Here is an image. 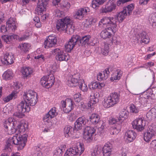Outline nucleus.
<instances>
[{
    "label": "nucleus",
    "mask_w": 156,
    "mask_h": 156,
    "mask_svg": "<svg viewBox=\"0 0 156 156\" xmlns=\"http://www.w3.org/2000/svg\"><path fill=\"white\" fill-rule=\"evenodd\" d=\"M65 16V13L63 11L59 9H56L55 11V16L58 18L62 17Z\"/></svg>",
    "instance_id": "56"
},
{
    "label": "nucleus",
    "mask_w": 156,
    "mask_h": 156,
    "mask_svg": "<svg viewBox=\"0 0 156 156\" xmlns=\"http://www.w3.org/2000/svg\"><path fill=\"white\" fill-rule=\"evenodd\" d=\"M73 97L75 101L77 102H80L81 100V94L79 93L75 94Z\"/></svg>",
    "instance_id": "61"
},
{
    "label": "nucleus",
    "mask_w": 156,
    "mask_h": 156,
    "mask_svg": "<svg viewBox=\"0 0 156 156\" xmlns=\"http://www.w3.org/2000/svg\"><path fill=\"white\" fill-rule=\"evenodd\" d=\"M55 109V108H51L48 112L45 115L43 119L44 122H50L52 118L58 115V113L56 112Z\"/></svg>",
    "instance_id": "23"
},
{
    "label": "nucleus",
    "mask_w": 156,
    "mask_h": 156,
    "mask_svg": "<svg viewBox=\"0 0 156 156\" xmlns=\"http://www.w3.org/2000/svg\"><path fill=\"white\" fill-rule=\"evenodd\" d=\"M55 81V77L53 74H50L42 77L41 79L40 83L43 87L49 88L54 85Z\"/></svg>",
    "instance_id": "8"
},
{
    "label": "nucleus",
    "mask_w": 156,
    "mask_h": 156,
    "mask_svg": "<svg viewBox=\"0 0 156 156\" xmlns=\"http://www.w3.org/2000/svg\"><path fill=\"white\" fill-rule=\"evenodd\" d=\"M120 94L119 92H114L104 99L103 105L105 108H108L112 107L119 101Z\"/></svg>",
    "instance_id": "3"
},
{
    "label": "nucleus",
    "mask_w": 156,
    "mask_h": 156,
    "mask_svg": "<svg viewBox=\"0 0 156 156\" xmlns=\"http://www.w3.org/2000/svg\"><path fill=\"white\" fill-rule=\"evenodd\" d=\"M88 121L84 116L79 117L74 123V130H78L81 129Z\"/></svg>",
    "instance_id": "19"
},
{
    "label": "nucleus",
    "mask_w": 156,
    "mask_h": 156,
    "mask_svg": "<svg viewBox=\"0 0 156 156\" xmlns=\"http://www.w3.org/2000/svg\"><path fill=\"white\" fill-rule=\"evenodd\" d=\"M77 146L69 149L72 156H80L84 151L85 148L84 144L79 142Z\"/></svg>",
    "instance_id": "15"
},
{
    "label": "nucleus",
    "mask_w": 156,
    "mask_h": 156,
    "mask_svg": "<svg viewBox=\"0 0 156 156\" xmlns=\"http://www.w3.org/2000/svg\"><path fill=\"white\" fill-rule=\"evenodd\" d=\"M134 8V5L133 4H131L129 5H128L126 7L124 8L123 10L126 11V13H127L129 15L130 14L132 13V10Z\"/></svg>",
    "instance_id": "55"
},
{
    "label": "nucleus",
    "mask_w": 156,
    "mask_h": 156,
    "mask_svg": "<svg viewBox=\"0 0 156 156\" xmlns=\"http://www.w3.org/2000/svg\"><path fill=\"white\" fill-rule=\"evenodd\" d=\"M69 18L66 17L63 18L58 20L56 23V27L58 30H64L68 22H69Z\"/></svg>",
    "instance_id": "20"
},
{
    "label": "nucleus",
    "mask_w": 156,
    "mask_h": 156,
    "mask_svg": "<svg viewBox=\"0 0 156 156\" xmlns=\"http://www.w3.org/2000/svg\"><path fill=\"white\" fill-rule=\"evenodd\" d=\"M49 0H38L37 6L35 9L36 13L41 15L46 11V7Z\"/></svg>",
    "instance_id": "16"
},
{
    "label": "nucleus",
    "mask_w": 156,
    "mask_h": 156,
    "mask_svg": "<svg viewBox=\"0 0 156 156\" xmlns=\"http://www.w3.org/2000/svg\"><path fill=\"white\" fill-rule=\"evenodd\" d=\"M132 0H118L116 4L118 6H119L121 4H123L125 3L130 2Z\"/></svg>",
    "instance_id": "63"
},
{
    "label": "nucleus",
    "mask_w": 156,
    "mask_h": 156,
    "mask_svg": "<svg viewBox=\"0 0 156 156\" xmlns=\"http://www.w3.org/2000/svg\"><path fill=\"white\" fill-rule=\"evenodd\" d=\"M127 15V13H126V11H125L123 10L118 12L117 14L115 15L114 17L113 18H116V23H117V21L119 23H121L126 17Z\"/></svg>",
    "instance_id": "29"
},
{
    "label": "nucleus",
    "mask_w": 156,
    "mask_h": 156,
    "mask_svg": "<svg viewBox=\"0 0 156 156\" xmlns=\"http://www.w3.org/2000/svg\"><path fill=\"white\" fill-rule=\"evenodd\" d=\"M61 103L65 113H69L73 109V102L71 99H66L65 101H62Z\"/></svg>",
    "instance_id": "17"
},
{
    "label": "nucleus",
    "mask_w": 156,
    "mask_h": 156,
    "mask_svg": "<svg viewBox=\"0 0 156 156\" xmlns=\"http://www.w3.org/2000/svg\"><path fill=\"white\" fill-rule=\"evenodd\" d=\"M112 149V145L111 143L108 142L105 144L102 148L103 156H110Z\"/></svg>",
    "instance_id": "27"
},
{
    "label": "nucleus",
    "mask_w": 156,
    "mask_h": 156,
    "mask_svg": "<svg viewBox=\"0 0 156 156\" xmlns=\"http://www.w3.org/2000/svg\"><path fill=\"white\" fill-rule=\"evenodd\" d=\"M140 107L141 105H139L138 103H136L135 105H131L130 107V112L134 113H137L139 112Z\"/></svg>",
    "instance_id": "45"
},
{
    "label": "nucleus",
    "mask_w": 156,
    "mask_h": 156,
    "mask_svg": "<svg viewBox=\"0 0 156 156\" xmlns=\"http://www.w3.org/2000/svg\"><path fill=\"white\" fill-rule=\"evenodd\" d=\"M16 135L12 137L9 138L6 141V145L5 147V150H7L9 148L11 149L10 146L12 144L17 145L18 150L23 149L26 145L27 142V136L25 134L23 135H18L16 134Z\"/></svg>",
    "instance_id": "1"
},
{
    "label": "nucleus",
    "mask_w": 156,
    "mask_h": 156,
    "mask_svg": "<svg viewBox=\"0 0 156 156\" xmlns=\"http://www.w3.org/2000/svg\"><path fill=\"white\" fill-rule=\"evenodd\" d=\"M14 59V55L12 53H6L4 55L3 59L1 60L2 63L6 65L12 64Z\"/></svg>",
    "instance_id": "24"
},
{
    "label": "nucleus",
    "mask_w": 156,
    "mask_h": 156,
    "mask_svg": "<svg viewBox=\"0 0 156 156\" xmlns=\"http://www.w3.org/2000/svg\"><path fill=\"white\" fill-rule=\"evenodd\" d=\"M145 93L147 95V97H148L151 99H156V87L148 89L144 92V94Z\"/></svg>",
    "instance_id": "30"
},
{
    "label": "nucleus",
    "mask_w": 156,
    "mask_h": 156,
    "mask_svg": "<svg viewBox=\"0 0 156 156\" xmlns=\"http://www.w3.org/2000/svg\"><path fill=\"white\" fill-rule=\"evenodd\" d=\"M112 70L111 68H108L103 71V73H99L97 75V80L99 81L106 80Z\"/></svg>",
    "instance_id": "26"
},
{
    "label": "nucleus",
    "mask_w": 156,
    "mask_h": 156,
    "mask_svg": "<svg viewBox=\"0 0 156 156\" xmlns=\"http://www.w3.org/2000/svg\"><path fill=\"white\" fill-rule=\"evenodd\" d=\"M18 37L17 35L14 34L9 36L5 35L2 36V40L7 44H9L12 43L13 40H17Z\"/></svg>",
    "instance_id": "28"
},
{
    "label": "nucleus",
    "mask_w": 156,
    "mask_h": 156,
    "mask_svg": "<svg viewBox=\"0 0 156 156\" xmlns=\"http://www.w3.org/2000/svg\"><path fill=\"white\" fill-rule=\"evenodd\" d=\"M99 101L98 99H94L90 98V101L87 103V105L88 107L92 108Z\"/></svg>",
    "instance_id": "54"
},
{
    "label": "nucleus",
    "mask_w": 156,
    "mask_h": 156,
    "mask_svg": "<svg viewBox=\"0 0 156 156\" xmlns=\"http://www.w3.org/2000/svg\"><path fill=\"white\" fill-rule=\"evenodd\" d=\"M137 42H140V43H144L145 44H148L149 42V38L147 33L143 31L138 34L136 36Z\"/></svg>",
    "instance_id": "25"
},
{
    "label": "nucleus",
    "mask_w": 156,
    "mask_h": 156,
    "mask_svg": "<svg viewBox=\"0 0 156 156\" xmlns=\"http://www.w3.org/2000/svg\"><path fill=\"white\" fill-rule=\"evenodd\" d=\"M79 41L80 44H81L82 46L86 44H90L93 46L95 44L93 39L91 38L90 36L89 35L83 36L81 39H79Z\"/></svg>",
    "instance_id": "21"
},
{
    "label": "nucleus",
    "mask_w": 156,
    "mask_h": 156,
    "mask_svg": "<svg viewBox=\"0 0 156 156\" xmlns=\"http://www.w3.org/2000/svg\"><path fill=\"white\" fill-rule=\"evenodd\" d=\"M156 133V125L152 124L149 126L146 132L144 134V140L146 142H148Z\"/></svg>",
    "instance_id": "14"
},
{
    "label": "nucleus",
    "mask_w": 156,
    "mask_h": 156,
    "mask_svg": "<svg viewBox=\"0 0 156 156\" xmlns=\"http://www.w3.org/2000/svg\"><path fill=\"white\" fill-rule=\"evenodd\" d=\"M108 123L110 125H113L115 123L116 124L117 123H118V124H121L118 119L117 120L116 119L112 117L109 118L108 120Z\"/></svg>",
    "instance_id": "58"
},
{
    "label": "nucleus",
    "mask_w": 156,
    "mask_h": 156,
    "mask_svg": "<svg viewBox=\"0 0 156 156\" xmlns=\"http://www.w3.org/2000/svg\"><path fill=\"white\" fill-rule=\"evenodd\" d=\"M150 23L153 27L156 26V15L154 14L151 15L148 19Z\"/></svg>",
    "instance_id": "47"
},
{
    "label": "nucleus",
    "mask_w": 156,
    "mask_h": 156,
    "mask_svg": "<svg viewBox=\"0 0 156 156\" xmlns=\"http://www.w3.org/2000/svg\"><path fill=\"white\" fill-rule=\"evenodd\" d=\"M125 136L127 137V139L129 142H132L136 136V133L133 130H129L125 133Z\"/></svg>",
    "instance_id": "31"
},
{
    "label": "nucleus",
    "mask_w": 156,
    "mask_h": 156,
    "mask_svg": "<svg viewBox=\"0 0 156 156\" xmlns=\"http://www.w3.org/2000/svg\"><path fill=\"white\" fill-rule=\"evenodd\" d=\"M89 120L93 125L97 124L98 129L103 130L105 126V123L101 119L99 115L96 113H92L89 117Z\"/></svg>",
    "instance_id": "7"
},
{
    "label": "nucleus",
    "mask_w": 156,
    "mask_h": 156,
    "mask_svg": "<svg viewBox=\"0 0 156 156\" xmlns=\"http://www.w3.org/2000/svg\"><path fill=\"white\" fill-rule=\"evenodd\" d=\"M120 124L117 123L113 126H112L110 128V133L114 135H117L120 131L121 128Z\"/></svg>",
    "instance_id": "33"
},
{
    "label": "nucleus",
    "mask_w": 156,
    "mask_h": 156,
    "mask_svg": "<svg viewBox=\"0 0 156 156\" xmlns=\"http://www.w3.org/2000/svg\"><path fill=\"white\" fill-rule=\"evenodd\" d=\"M96 130V129L92 127L87 126L84 128L83 138L87 143H89L92 141Z\"/></svg>",
    "instance_id": "9"
},
{
    "label": "nucleus",
    "mask_w": 156,
    "mask_h": 156,
    "mask_svg": "<svg viewBox=\"0 0 156 156\" xmlns=\"http://www.w3.org/2000/svg\"><path fill=\"white\" fill-rule=\"evenodd\" d=\"M17 111L14 114V116L19 118H22L24 116V113L29 112L30 110V107L24 101H22L17 105Z\"/></svg>",
    "instance_id": "6"
},
{
    "label": "nucleus",
    "mask_w": 156,
    "mask_h": 156,
    "mask_svg": "<svg viewBox=\"0 0 156 156\" xmlns=\"http://www.w3.org/2000/svg\"><path fill=\"white\" fill-rule=\"evenodd\" d=\"M105 1V0H93L91 6L95 9H98L99 5H102Z\"/></svg>",
    "instance_id": "37"
},
{
    "label": "nucleus",
    "mask_w": 156,
    "mask_h": 156,
    "mask_svg": "<svg viewBox=\"0 0 156 156\" xmlns=\"http://www.w3.org/2000/svg\"><path fill=\"white\" fill-rule=\"evenodd\" d=\"M14 119L12 118H9L5 121L4 123V126L5 129L9 131V133L12 134L16 132L15 127L16 126V123L17 122L14 121Z\"/></svg>",
    "instance_id": "11"
},
{
    "label": "nucleus",
    "mask_w": 156,
    "mask_h": 156,
    "mask_svg": "<svg viewBox=\"0 0 156 156\" xmlns=\"http://www.w3.org/2000/svg\"><path fill=\"white\" fill-rule=\"evenodd\" d=\"M105 86L104 83L97 82H92L90 85L89 88L90 89H94L96 88L99 89H101Z\"/></svg>",
    "instance_id": "40"
},
{
    "label": "nucleus",
    "mask_w": 156,
    "mask_h": 156,
    "mask_svg": "<svg viewBox=\"0 0 156 156\" xmlns=\"http://www.w3.org/2000/svg\"><path fill=\"white\" fill-rule=\"evenodd\" d=\"M33 71L31 69L27 67H23L22 69V73L24 77H27Z\"/></svg>",
    "instance_id": "42"
},
{
    "label": "nucleus",
    "mask_w": 156,
    "mask_h": 156,
    "mask_svg": "<svg viewBox=\"0 0 156 156\" xmlns=\"http://www.w3.org/2000/svg\"><path fill=\"white\" fill-rule=\"evenodd\" d=\"M65 150L64 146H61L60 147H58L54 151V155L56 156H62Z\"/></svg>",
    "instance_id": "41"
},
{
    "label": "nucleus",
    "mask_w": 156,
    "mask_h": 156,
    "mask_svg": "<svg viewBox=\"0 0 156 156\" xmlns=\"http://www.w3.org/2000/svg\"><path fill=\"white\" fill-rule=\"evenodd\" d=\"M132 125L134 129L138 132H141L144 129L145 121L144 118H136L132 122Z\"/></svg>",
    "instance_id": "13"
},
{
    "label": "nucleus",
    "mask_w": 156,
    "mask_h": 156,
    "mask_svg": "<svg viewBox=\"0 0 156 156\" xmlns=\"http://www.w3.org/2000/svg\"><path fill=\"white\" fill-rule=\"evenodd\" d=\"M84 17L83 14L80 9L77 10L73 16L74 19H78L80 20L82 19Z\"/></svg>",
    "instance_id": "52"
},
{
    "label": "nucleus",
    "mask_w": 156,
    "mask_h": 156,
    "mask_svg": "<svg viewBox=\"0 0 156 156\" xmlns=\"http://www.w3.org/2000/svg\"><path fill=\"white\" fill-rule=\"evenodd\" d=\"M144 94L142 96H140L139 99V103L140 104L141 107L142 106H144L146 105L148 102V99L149 98L147 96V95L146 94Z\"/></svg>",
    "instance_id": "44"
},
{
    "label": "nucleus",
    "mask_w": 156,
    "mask_h": 156,
    "mask_svg": "<svg viewBox=\"0 0 156 156\" xmlns=\"http://www.w3.org/2000/svg\"><path fill=\"white\" fill-rule=\"evenodd\" d=\"M7 26H8L9 29H10L12 32L15 31L16 28L15 19L14 18H10L6 22Z\"/></svg>",
    "instance_id": "32"
},
{
    "label": "nucleus",
    "mask_w": 156,
    "mask_h": 156,
    "mask_svg": "<svg viewBox=\"0 0 156 156\" xmlns=\"http://www.w3.org/2000/svg\"><path fill=\"white\" fill-rule=\"evenodd\" d=\"M37 96L36 92L32 90H30L24 92L23 97L24 101L30 106H33L37 103Z\"/></svg>",
    "instance_id": "4"
},
{
    "label": "nucleus",
    "mask_w": 156,
    "mask_h": 156,
    "mask_svg": "<svg viewBox=\"0 0 156 156\" xmlns=\"http://www.w3.org/2000/svg\"><path fill=\"white\" fill-rule=\"evenodd\" d=\"M101 153V149L100 147L96 146L93 152L91 153V155H95L96 156H100Z\"/></svg>",
    "instance_id": "53"
},
{
    "label": "nucleus",
    "mask_w": 156,
    "mask_h": 156,
    "mask_svg": "<svg viewBox=\"0 0 156 156\" xmlns=\"http://www.w3.org/2000/svg\"><path fill=\"white\" fill-rule=\"evenodd\" d=\"M35 148L34 149H36L37 151L34 152L32 156H42V153L40 151V147L37 146L35 147Z\"/></svg>",
    "instance_id": "60"
},
{
    "label": "nucleus",
    "mask_w": 156,
    "mask_h": 156,
    "mask_svg": "<svg viewBox=\"0 0 156 156\" xmlns=\"http://www.w3.org/2000/svg\"><path fill=\"white\" fill-rule=\"evenodd\" d=\"M57 39L55 36H49L46 40L45 41L44 47L45 48H48L55 46L56 44Z\"/></svg>",
    "instance_id": "22"
},
{
    "label": "nucleus",
    "mask_w": 156,
    "mask_h": 156,
    "mask_svg": "<svg viewBox=\"0 0 156 156\" xmlns=\"http://www.w3.org/2000/svg\"><path fill=\"white\" fill-rule=\"evenodd\" d=\"M53 55H55L57 60L62 61H67L69 58V56L66 54L62 49L59 48H56L51 51Z\"/></svg>",
    "instance_id": "10"
},
{
    "label": "nucleus",
    "mask_w": 156,
    "mask_h": 156,
    "mask_svg": "<svg viewBox=\"0 0 156 156\" xmlns=\"http://www.w3.org/2000/svg\"><path fill=\"white\" fill-rule=\"evenodd\" d=\"M30 47L29 44L26 43H22L19 45L18 48L20 49L22 53H26L28 51V49Z\"/></svg>",
    "instance_id": "38"
},
{
    "label": "nucleus",
    "mask_w": 156,
    "mask_h": 156,
    "mask_svg": "<svg viewBox=\"0 0 156 156\" xmlns=\"http://www.w3.org/2000/svg\"><path fill=\"white\" fill-rule=\"evenodd\" d=\"M18 36L19 37L17 38V39H18L20 41H22L28 38L29 35L28 34H27L23 35L22 36L20 37L19 36Z\"/></svg>",
    "instance_id": "64"
},
{
    "label": "nucleus",
    "mask_w": 156,
    "mask_h": 156,
    "mask_svg": "<svg viewBox=\"0 0 156 156\" xmlns=\"http://www.w3.org/2000/svg\"><path fill=\"white\" fill-rule=\"evenodd\" d=\"M129 115L128 112L126 109L122 110L119 114V117L118 118V120L121 123L122 122V118H124V119H127Z\"/></svg>",
    "instance_id": "36"
},
{
    "label": "nucleus",
    "mask_w": 156,
    "mask_h": 156,
    "mask_svg": "<svg viewBox=\"0 0 156 156\" xmlns=\"http://www.w3.org/2000/svg\"><path fill=\"white\" fill-rule=\"evenodd\" d=\"M12 73L11 70H7L3 74V76L6 80H9L12 77Z\"/></svg>",
    "instance_id": "50"
},
{
    "label": "nucleus",
    "mask_w": 156,
    "mask_h": 156,
    "mask_svg": "<svg viewBox=\"0 0 156 156\" xmlns=\"http://www.w3.org/2000/svg\"><path fill=\"white\" fill-rule=\"evenodd\" d=\"M156 115V106L152 108L151 110L147 114L146 116L149 119H152L153 115Z\"/></svg>",
    "instance_id": "49"
},
{
    "label": "nucleus",
    "mask_w": 156,
    "mask_h": 156,
    "mask_svg": "<svg viewBox=\"0 0 156 156\" xmlns=\"http://www.w3.org/2000/svg\"><path fill=\"white\" fill-rule=\"evenodd\" d=\"M80 9L81 10L84 16H86L88 12H89L90 11L89 9L87 7L81 8Z\"/></svg>",
    "instance_id": "62"
},
{
    "label": "nucleus",
    "mask_w": 156,
    "mask_h": 156,
    "mask_svg": "<svg viewBox=\"0 0 156 156\" xmlns=\"http://www.w3.org/2000/svg\"><path fill=\"white\" fill-rule=\"evenodd\" d=\"M80 38L78 35H73L70 39L68 43L65 45V48L66 51L70 52L74 47L75 45L78 43L79 44V38Z\"/></svg>",
    "instance_id": "12"
},
{
    "label": "nucleus",
    "mask_w": 156,
    "mask_h": 156,
    "mask_svg": "<svg viewBox=\"0 0 156 156\" xmlns=\"http://www.w3.org/2000/svg\"><path fill=\"white\" fill-rule=\"evenodd\" d=\"M112 31L107 30L105 29L102 30L101 33V37L104 39L107 38H110L112 36V33L110 31Z\"/></svg>",
    "instance_id": "39"
},
{
    "label": "nucleus",
    "mask_w": 156,
    "mask_h": 156,
    "mask_svg": "<svg viewBox=\"0 0 156 156\" xmlns=\"http://www.w3.org/2000/svg\"><path fill=\"white\" fill-rule=\"evenodd\" d=\"M9 29V27L8 28V26H6V27L5 25H2L1 27V31L3 33H5L6 32L8 33L12 32L10 29L8 30Z\"/></svg>",
    "instance_id": "59"
},
{
    "label": "nucleus",
    "mask_w": 156,
    "mask_h": 156,
    "mask_svg": "<svg viewBox=\"0 0 156 156\" xmlns=\"http://www.w3.org/2000/svg\"><path fill=\"white\" fill-rule=\"evenodd\" d=\"M122 74V72L119 71V72H118L115 76H113L111 77V80L112 81H114V80H116L120 79V76H121Z\"/></svg>",
    "instance_id": "57"
},
{
    "label": "nucleus",
    "mask_w": 156,
    "mask_h": 156,
    "mask_svg": "<svg viewBox=\"0 0 156 156\" xmlns=\"http://www.w3.org/2000/svg\"><path fill=\"white\" fill-rule=\"evenodd\" d=\"M28 125L26 123H21L18 124L17 128H15L16 132L17 131V133L24 132L27 129Z\"/></svg>",
    "instance_id": "35"
},
{
    "label": "nucleus",
    "mask_w": 156,
    "mask_h": 156,
    "mask_svg": "<svg viewBox=\"0 0 156 156\" xmlns=\"http://www.w3.org/2000/svg\"><path fill=\"white\" fill-rule=\"evenodd\" d=\"M116 7L115 4L110 0L107 3L105 7H102L101 8L100 11L102 13L111 12L115 10Z\"/></svg>",
    "instance_id": "18"
},
{
    "label": "nucleus",
    "mask_w": 156,
    "mask_h": 156,
    "mask_svg": "<svg viewBox=\"0 0 156 156\" xmlns=\"http://www.w3.org/2000/svg\"><path fill=\"white\" fill-rule=\"evenodd\" d=\"M109 45L108 44H105L104 47L101 49V53L104 55H108L109 52Z\"/></svg>",
    "instance_id": "51"
},
{
    "label": "nucleus",
    "mask_w": 156,
    "mask_h": 156,
    "mask_svg": "<svg viewBox=\"0 0 156 156\" xmlns=\"http://www.w3.org/2000/svg\"><path fill=\"white\" fill-rule=\"evenodd\" d=\"M83 80L80 79V75L77 73L68 77L66 84L71 87L78 86L79 88L83 91H87V85L84 83Z\"/></svg>",
    "instance_id": "2"
},
{
    "label": "nucleus",
    "mask_w": 156,
    "mask_h": 156,
    "mask_svg": "<svg viewBox=\"0 0 156 156\" xmlns=\"http://www.w3.org/2000/svg\"><path fill=\"white\" fill-rule=\"evenodd\" d=\"M17 93L16 91L12 92L11 94L3 98L4 102H7L9 101L12 99H15L17 97Z\"/></svg>",
    "instance_id": "43"
},
{
    "label": "nucleus",
    "mask_w": 156,
    "mask_h": 156,
    "mask_svg": "<svg viewBox=\"0 0 156 156\" xmlns=\"http://www.w3.org/2000/svg\"><path fill=\"white\" fill-rule=\"evenodd\" d=\"M60 6V8L64 11H67L70 7L69 3L66 1H64L62 2L61 5L59 4Z\"/></svg>",
    "instance_id": "48"
},
{
    "label": "nucleus",
    "mask_w": 156,
    "mask_h": 156,
    "mask_svg": "<svg viewBox=\"0 0 156 156\" xmlns=\"http://www.w3.org/2000/svg\"><path fill=\"white\" fill-rule=\"evenodd\" d=\"M116 18L112 17H105L101 20V22L104 25L108 27V30H111L114 34L117 30V25L116 24Z\"/></svg>",
    "instance_id": "5"
},
{
    "label": "nucleus",
    "mask_w": 156,
    "mask_h": 156,
    "mask_svg": "<svg viewBox=\"0 0 156 156\" xmlns=\"http://www.w3.org/2000/svg\"><path fill=\"white\" fill-rule=\"evenodd\" d=\"M72 127L70 126H67L64 128V133L66 137L71 136L72 135Z\"/></svg>",
    "instance_id": "46"
},
{
    "label": "nucleus",
    "mask_w": 156,
    "mask_h": 156,
    "mask_svg": "<svg viewBox=\"0 0 156 156\" xmlns=\"http://www.w3.org/2000/svg\"><path fill=\"white\" fill-rule=\"evenodd\" d=\"M69 20L70 21H69V22H68V24H67L65 27L66 29L64 30H65L67 34H71L74 32V27L72 24V20L70 18Z\"/></svg>",
    "instance_id": "34"
}]
</instances>
